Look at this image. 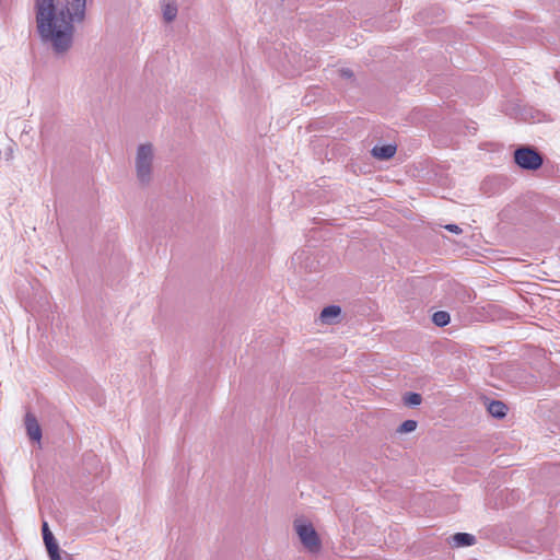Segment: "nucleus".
I'll return each instance as SVG.
<instances>
[{"label": "nucleus", "mask_w": 560, "mask_h": 560, "mask_svg": "<svg viewBox=\"0 0 560 560\" xmlns=\"http://www.w3.org/2000/svg\"><path fill=\"white\" fill-rule=\"evenodd\" d=\"M5 155V159L9 161L11 159H13V149L12 148H9V150L4 153Z\"/></svg>", "instance_id": "6ab92c4d"}, {"label": "nucleus", "mask_w": 560, "mask_h": 560, "mask_svg": "<svg viewBox=\"0 0 560 560\" xmlns=\"http://www.w3.org/2000/svg\"><path fill=\"white\" fill-rule=\"evenodd\" d=\"M432 320H433V323L436 326L444 327V326H446L450 323L451 317H450V314L447 312L438 311V312H435L433 314Z\"/></svg>", "instance_id": "9b49d317"}, {"label": "nucleus", "mask_w": 560, "mask_h": 560, "mask_svg": "<svg viewBox=\"0 0 560 560\" xmlns=\"http://www.w3.org/2000/svg\"><path fill=\"white\" fill-rule=\"evenodd\" d=\"M396 153V145L386 144V145H375L372 149V155L378 160H388L394 156Z\"/></svg>", "instance_id": "423d86ee"}, {"label": "nucleus", "mask_w": 560, "mask_h": 560, "mask_svg": "<svg viewBox=\"0 0 560 560\" xmlns=\"http://www.w3.org/2000/svg\"><path fill=\"white\" fill-rule=\"evenodd\" d=\"M508 407L499 400H493L488 405V411L495 418H503L506 415Z\"/></svg>", "instance_id": "9d476101"}, {"label": "nucleus", "mask_w": 560, "mask_h": 560, "mask_svg": "<svg viewBox=\"0 0 560 560\" xmlns=\"http://www.w3.org/2000/svg\"><path fill=\"white\" fill-rule=\"evenodd\" d=\"M292 526L301 545L308 553L317 555L320 552L322 538L308 518L298 516L294 518Z\"/></svg>", "instance_id": "f03ea898"}, {"label": "nucleus", "mask_w": 560, "mask_h": 560, "mask_svg": "<svg viewBox=\"0 0 560 560\" xmlns=\"http://www.w3.org/2000/svg\"><path fill=\"white\" fill-rule=\"evenodd\" d=\"M476 542L474 535L468 533H457L452 536V544L454 547L472 546Z\"/></svg>", "instance_id": "0eeeda50"}, {"label": "nucleus", "mask_w": 560, "mask_h": 560, "mask_svg": "<svg viewBox=\"0 0 560 560\" xmlns=\"http://www.w3.org/2000/svg\"><path fill=\"white\" fill-rule=\"evenodd\" d=\"M515 163L524 170L535 171L542 164L541 155L529 147H522L514 152Z\"/></svg>", "instance_id": "20e7f679"}, {"label": "nucleus", "mask_w": 560, "mask_h": 560, "mask_svg": "<svg viewBox=\"0 0 560 560\" xmlns=\"http://www.w3.org/2000/svg\"><path fill=\"white\" fill-rule=\"evenodd\" d=\"M44 544L48 555L55 553L59 550L58 542L56 541L54 536H49L48 538L44 539Z\"/></svg>", "instance_id": "4468645a"}, {"label": "nucleus", "mask_w": 560, "mask_h": 560, "mask_svg": "<svg viewBox=\"0 0 560 560\" xmlns=\"http://www.w3.org/2000/svg\"><path fill=\"white\" fill-rule=\"evenodd\" d=\"M404 401L409 407H416L421 404L422 397L418 393H408L405 396Z\"/></svg>", "instance_id": "f8f14e48"}, {"label": "nucleus", "mask_w": 560, "mask_h": 560, "mask_svg": "<svg viewBox=\"0 0 560 560\" xmlns=\"http://www.w3.org/2000/svg\"><path fill=\"white\" fill-rule=\"evenodd\" d=\"M341 313V308L337 305H329L325 307L320 313V319L323 323L331 324Z\"/></svg>", "instance_id": "6e6552de"}, {"label": "nucleus", "mask_w": 560, "mask_h": 560, "mask_svg": "<svg viewBox=\"0 0 560 560\" xmlns=\"http://www.w3.org/2000/svg\"><path fill=\"white\" fill-rule=\"evenodd\" d=\"M340 74L343 77V78H347V79H350L352 77V71L349 70V69H341L340 70Z\"/></svg>", "instance_id": "f3484780"}, {"label": "nucleus", "mask_w": 560, "mask_h": 560, "mask_svg": "<svg viewBox=\"0 0 560 560\" xmlns=\"http://www.w3.org/2000/svg\"><path fill=\"white\" fill-rule=\"evenodd\" d=\"M88 0H35L36 31L43 45L57 55L67 52L74 36V23L85 18Z\"/></svg>", "instance_id": "f257e3e1"}, {"label": "nucleus", "mask_w": 560, "mask_h": 560, "mask_svg": "<svg viewBox=\"0 0 560 560\" xmlns=\"http://www.w3.org/2000/svg\"><path fill=\"white\" fill-rule=\"evenodd\" d=\"M416 429H417V421L406 420L399 425L397 431L399 433H409V432H413Z\"/></svg>", "instance_id": "ddd939ff"}, {"label": "nucleus", "mask_w": 560, "mask_h": 560, "mask_svg": "<svg viewBox=\"0 0 560 560\" xmlns=\"http://www.w3.org/2000/svg\"><path fill=\"white\" fill-rule=\"evenodd\" d=\"M25 425H26V430H27V434H28L30 439L33 441L39 442L42 439V430H40V427H39L36 418L33 415H31V413L26 415Z\"/></svg>", "instance_id": "39448f33"}, {"label": "nucleus", "mask_w": 560, "mask_h": 560, "mask_svg": "<svg viewBox=\"0 0 560 560\" xmlns=\"http://www.w3.org/2000/svg\"><path fill=\"white\" fill-rule=\"evenodd\" d=\"M444 228L448 232H452V233H455V234L462 233V229L457 224H446Z\"/></svg>", "instance_id": "2eb2a0df"}, {"label": "nucleus", "mask_w": 560, "mask_h": 560, "mask_svg": "<svg viewBox=\"0 0 560 560\" xmlns=\"http://www.w3.org/2000/svg\"><path fill=\"white\" fill-rule=\"evenodd\" d=\"M42 532H43V539H46L49 536H54L52 533L50 532L49 527H48L47 522L43 523Z\"/></svg>", "instance_id": "dca6fc26"}, {"label": "nucleus", "mask_w": 560, "mask_h": 560, "mask_svg": "<svg viewBox=\"0 0 560 560\" xmlns=\"http://www.w3.org/2000/svg\"><path fill=\"white\" fill-rule=\"evenodd\" d=\"M163 19L166 22H173L177 16V5L174 1L164 2L162 5Z\"/></svg>", "instance_id": "1a4fd4ad"}, {"label": "nucleus", "mask_w": 560, "mask_h": 560, "mask_svg": "<svg viewBox=\"0 0 560 560\" xmlns=\"http://www.w3.org/2000/svg\"><path fill=\"white\" fill-rule=\"evenodd\" d=\"M155 151L151 143L139 144L135 156L136 177L142 186H148L153 179Z\"/></svg>", "instance_id": "7ed1b4c3"}, {"label": "nucleus", "mask_w": 560, "mask_h": 560, "mask_svg": "<svg viewBox=\"0 0 560 560\" xmlns=\"http://www.w3.org/2000/svg\"><path fill=\"white\" fill-rule=\"evenodd\" d=\"M50 560H62L60 557V550L55 553L48 555Z\"/></svg>", "instance_id": "a211bd4d"}]
</instances>
